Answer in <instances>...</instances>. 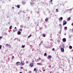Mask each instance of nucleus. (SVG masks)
<instances>
[{
    "instance_id": "nucleus-42",
    "label": "nucleus",
    "mask_w": 73,
    "mask_h": 73,
    "mask_svg": "<svg viewBox=\"0 0 73 73\" xmlns=\"http://www.w3.org/2000/svg\"><path fill=\"white\" fill-rule=\"evenodd\" d=\"M8 24H10L9 22H8Z\"/></svg>"
},
{
    "instance_id": "nucleus-6",
    "label": "nucleus",
    "mask_w": 73,
    "mask_h": 73,
    "mask_svg": "<svg viewBox=\"0 0 73 73\" xmlns=\"http://www.w3.org/2000/svg\"><path fill=\"white\" fill-rule=\"evenodd\" d=\"M62 41L64 42L66 41V38H64L62 40Z\"/></svg>"
},
{
    "instance_id": "nucleus-20",
    "label": "nucleus",
    "mask_w": 73,
    "mask_h": 73,
    "mask_svg": "<svg viewBox=\"0 0 73 73\" xmlns=\"http://www.w3.org/2000/svg\"><path fill=\"white\" fill-rule=\"evenodd\" d=\"M1 47H2V45H0V49H1Z\"/></svg>"
},
{
    "instance_id": "nucleus-1",
    "label": "nucleus",
    "mask_w": 73,
    "mask_h": 73,
    "mask_svg": "<svg viewBox=\"0 0 73 73\" xmlns=\"http://www.w3.org/2000/svg\"><path fill=\"white\" fill-rule=\"evenodd\" d=\"M21 64L22 66H23V65L25 64V63H24V62L22 60L21 61Z\"/></svg>"
},
{
    "instance_id": "nucleus-3",
    "label": "nucleus",
    "mask_w": 73,
    "mask_h": 73,
    "mask_svg": "<svg viewBox=\"0 0 73 73\" xmlns=\"http://www.w3.org/2000/svg\"><path fill=\"white\" fill-rule=\"evenodd\" d=\"M30 66L31 67H33V63L31 62L30 63Z\"/></svg>"
},
{
    "instance_id": "nucleus-7",
    "label": "nucleus",
    "mask_w": 73,
    "mask_h": 73,
    "mask_svg": "<svg viewBox=\"0 0 73 73\" xmlns=\"http://www.w3.org/2000/svg\"><path fill=\"white\" fill-rule=\"evenodd\" d=\"M46 36V34H42V36L43 37H45Z\"/></svg>"
},
{
    "instance_id": "nucleus-35",
    "label": "nucleus",
    "mask_w": 73,
    "mask_h": 73,
    "mask_svg": "<svg viewBox=\"0 0 73 73\" xmlns=\"http://www.w3.org/2000/svg\"><path fill=\"white\" fill-rule=\"evenodd\" d=\"M16 27H15V29H16Z\"/></svg>"
},
{
    "instance_id": "nucleus-9",
    "label": "nucleus",
    "mask_w": 73,
    "mask_h": 73,
    "mask_svg": "<svg viewBox=\"0 0 73 73\" xmlns=\"http://www.w3.org/2000/svg\"><path fill=\"white\" fill-rule=\"evenodd\" d=\"M70 20V17H69L67 19L68 21H69V20Z\"/></svg>"
},
{
    "instance_id": "nucleus-12",
    "label": "nucleus",
    "mask_w": 73,
    "mask_h": 73,
    "mask_svg": "<svg viewBox=\"0 0 73 73\" xmlns=\"http://www.w3.org/2000/svg\"><path fill=\"white\" fill-rule=\"evenodd\" d=\"M69 48L70 49H72V46H70L69 47Z\"/></svg>"
},
{
    "instance_id": "nucleus-29",
    "label": "nucleus",
    "mask_w": 73,
    "mask_h": 73,
    "mask_svg": "<svg viewBox=\"0 0 73 73\" xmlns=\"http://www.w3.org/2000/svg\"><path fill=\"white\" fill-rule=\"evenodd\" d=\"M64 28H65V29H67V27H65Z\"/></svg>"
},
{
    "instance_id": "nucleus-22",
    "label": "nucleus",
    "mask_w": 73,
    "mask_h": 73,
    "mask_svg": "<svg viewBox=\"0 0 73 73\" xmlns=\"http://www.w3.org/2000/svg\"><path fill=\"white\" fill-rule=\"evenodd\" d=\"M22 47H23V48H25V45H23L22 46Z\"/></svg>"
},
{
    "instance_id": "nucleus-27",
    "label": "nucleus",
    "mask_w": 73,
    "mask_h": 73,
    "mask_svg": "<svg viewBox=\"0 0 73 73\" xmlns=\"http://www.w3.org/2000/svg\"><path fill=\"white\" fill-rule=\"evenodd\" d=\"M36 68H35L34 69V71H36Z\"/></svg>"
},
{
    "instance_id": "nucleus-36",
    "label": "nucleus",
    "mask_w": 73,
    "mask_h": 73,
    "mask_svg": "<svg viewBox=\"0 0 73 73\" xmlns=\"http://www.w3.org/2000/svg\"><path fill=\"white\" fill-rule=\"evenodd\" d=\"M26 64H28V62H26Z\"/></svg>"
},
{
    "instance_id": "nucleus-11",
    "label": "nucleus",
    "mask_w": 73,
    "mask_h": 73,
    "mask_svg": "<svg viewBox=\"0 0 73 73\" xmlns=\"http://www.w3.org/2000/svg\"><path fill=\"white\" fill-rule=\"evenodd\" d=\"M63 18H62V17H60V19H59V20H60L61 21V20H62Z\"/></svg>"
},
{
    "instance_id": "nucleus-26",
    "label": "nucleus",
    "mask_w": 73,
    "mask_h": 73,
    "mask_svg": "<svg viewBox=\"0 0 73 73\" xmlns=\"http://www.w3.org/2000/svg\"><path fill=\"white\" fill-rule=\"evenodd\" d=\"M44 56H46V53H45L44 54Z\"/></svg>"
},
{
    "instance_id": "nucleus-39",
    "label": "nucleus",
    "mask_w": 73,
    "mask_h": 73,
    "mask_svg": "<svg viewBox=\"0 0 73 73\" xmlns=\"http://www.w3.org/2000/svg\"><path fill=\"white\" fill-rule=\"evenodd\" d=\"M30 46H32V45H31Z\"/></svg>"
},
{
    "instance_id": "nucleus-23",
    "label": "nucleus",
    "mask_w": 73,
    "mask_h": 73,
    "mask_svg": "<svg viewBox=\"0 0 73 73\" xmlns=\"http://www.w3.org/2000/svg\"><path fill=\"white\" fill-rule=\"evenodd\" d=\"M22 30H23V29H21L19 30V31H21V32L22 31Z\"/></svg>"
},
{
    "instance_id": "nucleus-5",
    "label": "nucleus",
    "mask_w": 73,
    "mask_h": 73,
    "mask_svg": "<svg viewBox=\"0 0 73 73\" xmlns=\"http://www.w3.org/2000/svg\"><path fill=\"white\" fill-rule=\"evenodd\" d=\"M19 64H20V62H17L16 63V65H17V66H18L19 65Z\"/></svg>"
},
{
    "instance_id": "nucleus-16",
    "label": "nucleus",
    "mask_w": 73,
    "mask_h": 73,
    "mask_svg": "<svg viewBox=\"0 0 73 73\" xmlns=\"http://www.w3.org/2000/svg\"><path fill=\"white\" fill-rule=\"evenodd\" d=\"M48 58H51V56H48Z\"/></svg>"
},
{
    "instance_id": "nucleus-13",
    "label": "nucleus",
    "mask_w": 73,
    "mask_h": 73,
    "mask_svg": "<svg viewBox=\"0 0 73 73\" xmlns=\"http://www.w3.org/2000/svg\"><path fill=\"white\" fill-rule=\"evenodd\" d=\"M8 47L9 48H11V45H9L8 46Z\"/></svg>"
},
{
    "instance_id": "nucleus-25",
    "label": "nucleus",
    "mask_w": 73,
    "mask_h": 73,
    "mask_svg": "<svg viewBox=\"0 0 73 73\" xmlns=\"http://www.w3.org/2000/svg\"><path fill=\"white\" fill-rule=\"evenodd\" d=\"M2 36H0V40H1V38H2Z\"/></svg>"
},
{
    "instance_id": "nucleus-21",
    "label": "nucleus",
    "mask_w": 73,
    "mask_h": 73,
    "mask_svg": "<svg viewBox=\"0 0 73 73\" xmlns=\"http://www.w3.org/2000/svg\"><path fill=\"white\" fill-rule=\"evenodd\" d=\"M37 64L39 65H41V64H40V63H37Z\"/></svg>"
},
{
    "instance_id": "nucleus-2",
    "label": "nucleus",
    "mask_w": 73,
    "mask_h": 73,
    "mask_svg": "<svg viewBox=\"0 0 73 73\" xmlns=\"http://www.w3.org/2000/svg\"><path fill=\"white\" fill-rule=\"evenodd\" d=\"M67 23V22L66 21H63V25H66Z\"/></svg>"
},
{
    "instance_id": "nucleus-17",
    "label": "nucleus",
    "mask_w": 73,
    "mask_h": 73,
    "mask_svg": "<svg viewBox=\"0 0 73 73\" xmlns=\"http://www.w3.org/2000/svg\"><path fill=\"white\" fill-rule=\"evenodd\" d=\"M20 27L21 28H23V25H21L20 26Z\"/></svg>"
},
{
    "instance_id": "nucleus-45",
    "label": "nucleus",
    "mask_w": 73,
    "mask_h": 73,
    "mask_svg": "<svg viewBox=\"0 0 73 73\" xmlns=\"http://www.w3.org/2000/svg\"><path fill=\"white\" fill-rule=\"evenodd\" d=\"M50 73H51V72H50Z\"/></svg>"
},
{
    "instance_id": "nucleus-24",
    "label": "nucleus",
    "mask_w": 73,
    "mask_h": 73,
    "mask_svg": "<svg viewBox=\"0 0 73 73\" xmlns=\"http://www.w3.org/2000/svg\"><path fill=\"white\" fill-rule=\"evenodd\" d=\"M16 30L15 29L14 30H13L14 32H16Z\"/></svg>"
},
{
    "instance_id": "nucleus-8",
    "label": "nucleus",
    "mask_w": 73,
    "mask_h": 73,
    "mask_svg": "<svg viewBox=\"0 0 73 73\" xmlns=\"http://www.w3.org/2000/svg\"><path fill=\"white\" fill-rule=\"evenodd\" d=\"M16 7H17L18 8H20V5H17V6H16Z\"/></svg>"
},
{
    "instance_id": "nucleus-33",
    "label": "nucleus",
    "mask_w": 73,
    "mask_h": 73,
    "mask_svg": "<svg viewBox=\"0 0 73 73\" xmlns=\"http://www.w3.org/2000/svg\"><path fill=\"white\" fill-rule=\"evenodd\" d=\"M50 1L51 2H52L53 1L52 0H51Z\"/></svg>"
},
{
    "instance_id": "nucleus-28",
    "label": "nucleus",
    "mask_w": 73,
    "mask_h": 73,
    "mask_svg": "<svg viewBox=\"0 0 73 73\" xmlns=\"http://www.w3.org/2000/svg\"><path fill=\"white\" fill-rule=\"evenodd\" d=\"M8 45V44H6V46H7Z\"/></svg>"
},
{
    "instance_id": "nucleus-31",
    "label": "nucleus",
    "mask_w": 73,
    "mask_h": 73,
    "mask_svg": "<svg viewBox=\"0 0 73 73\" xmlns=\"http://www.w3.org/2000/svg\"><path fill=\"white\" fill-rule=\"evenodd\" d=\"M52 50H54V48H52Z\"/></svg>"
},
{
    "instance_id": "nucleus-46",
    "label": "nucleus",
    "mask_w": 73,
    "mask_h": 73,
    "mask_svg": "<svg viewBox=\"0 0 73 73\" xmlns=\"http://www.w3.org/2000/svg\"><path fill=\"white\" fill-rule=\"evenodd\" d=\"M59 25L60 26V25Z\"/></svg>"
},
{
    "instance_id": "nucleus-15",
    "label": "nucleus",
    "mask_w": 73,
    "mask_h": 73,
    "mask_svg": "<svg viewBox=\"0 0 73 73\" xmlns=\"http://www.w3.org/2000/svg\"><path fill=\"white\" fill-rule=\"evenodd\" d=\"M14 56H12V57L11 58L12 59V60H13V59H14Z\"/></svg>"
},
{
    "instance_id": "nucleus-30",
    "label": "nucleus",
    "mask_w": 73,
    "mask_h": 73,
    "mask_svg": "<svg viewBox=\"0 0 73 73\" xmlns=\"http://www.w3.org/2000/svg\"><path fill=\"white\" fill-rule=\"evenodd\" d=\"M56 10L57 11H56V12H57V11H58V9H56Z\"/></svg>"
},
{
    "instance_id": "nucleus-14",
    "label": "nucleus",
    "mask_w": 73,
    "mask_h": 73,
    "mask_svg": "<svg viewBox=\"0 0 73 73\" xmlns=\"http://www.w3.org/2000/svg\"><path fill=\"white\" fill-rule=\"evenodd\" d=\"M48 20V18H47L45 19V21H47Z\"/></svg>"
},
{
    "instance_id": "nucleus-43",
    "label": "nucleus",
    "mask_w": 73,
    "mask_h": 73,
    "mask_svg": "<svg viewBox=\"0 0 73 73\" xmlns=\"http://www.w3.org/2000/svg\"><path fill=\"white\" fill-rule=\"evenodd\" d=\"M60 27H61V25H60Z\"/></svg>"
},
{
    "instance_id": "nucleus-37",
    "label": "nucleus",
    "mask_w": 73,
    "mask_h": 73,
    "mask_svg": "<svg viewBox=\"0 0 73 73\" xmlns=\"http://www.w3.org/2000/svg\"><path fill=\"white\" fill-rule=\"evenodd\" d=\"M21 69H23V67H21Z\"/></svg>"
},
{
    "instance_id": "nucleus-4",
    "label": "nucleus",
    "mask_w": 73,
    "mask_h": 73,
    "mask_svg": "<svg viewBox=\"0 0 73 73\" xmlns=\"http://www.w3.org/2000/svg\"><path fill=\"white\" fill-rule=\"evenodd\" d=\"M60 49L62 52H64V49L63 48H61Z\"/></svg>"
},
{
    "instance_id": "nucleus-38",
    "label": "nucleus",
    "mask_w": 73,
    "mask_h": 73,
    "mask_svg": "<svg viewBox=\"0 0 73 73\" xmlns=\"http://www.w3.org/2000/svg\"><path fill=\"white\" fill-rule=\"evenodd\" d=\"M45 70H43V72H45Z\"/></svg>"
},
{
    "instance_id": "nucleus-32",
    "label": "nucleus",
    "mask_w": 73,
    "mask_h": 73,
    "mask_svg": "<svg viewBox=\"0 0 73 73\" xmlns=\"http://www.w3.org/2000/svg\"><path fill=\"white\" fill-rule=\"evenodd\" d=\"M31 73V71H29V73Z\"/></svg>"
},
{
    "instance_id": "nucleus-18",
    "label": "nucleus",
    "mask_w": 73,
    "mask_h": 73,
    "mask_svg": "<svg viewBox=\"0 0 73 73\" xmlns=\"http://www.w3.org/2000/svg\"><path fill=\"white\" fill-rule=\"evenodd\" d=\"M11 27H12V26H11V27H9V29H12Z\"/></svg>"
},
{
    "instance_id": "nucleus-41",
    "label": "nucleus",
    "mask_w": 73,
    "mask_h": 73,
    "mask_svg": "<svg viewBox=\"0 0 73 73\" xmlns=\"http://www.w3.org/2000/svg\"><path fill=\"white\" fill-rule=\"evenodd\" d=\"M39 60H40V58H39Z\"/></svg>"
},
{
    "instance_id": "nucleus-34",
    "label": "nucleus",
    "mask_w": 73,
    "mask_h": 73,
    "mask_svg": "<svg viewBox=\"0 0 73 73\" xmlns=\"http://www.w3.org/2000/svg\"><path fill=\"white\" fill-rule=\"evenodd\" d=\"M72 26H73V23H72Z\"/></svg>"
},
{
    "instance_id": "nucleus-40",
    "label": "nucleus",
    "mask_w": 73,
    "mask_h": 73,
    "mask_svg": "<svg viewBox=\"0 0 73 73\" xmlns=\"http://www.w3.org/2000/svg\"><path fill=\"white\" fill-rule=\"evenodd\" d=\"M22 73V72H20V73Z\"/></svg>"
},
{
    "instance_id": "nucleus-10",
    "label": "nucleus",
    "mask_w": 73,
    "mask_h": 73,
    "mask_svg": "<svg viewBox=\"0 0 73 73\" xmlns=\"http://www.w3.org/2000/svg\"><path fill=\"white\" fill-rule=\"evenodd\" d=\"M19 35H20V33H21V32L20 31H19L17 33Z\"/></svg>"
},
{
    "instance_id": "nucleus-44",
    "label": "nucleus",
    "mask_w": 73,
    "mask_h": 73,
    "mask_svg": "<svg viewBox=\"0 0 73 73\" xmlns=\"http://www.w3.org/2000/svg\"><path fill=\"white\" fill-rule=\"evenodd\" d=\"M12 8H14V7H12Z\"/></svg>"
},
{
    "instance_id": "nucleus-19",
    "label": "nucleus",
    "mask_w": 73,
    "mask_h": 73,
    "mask_svg": "<svg viewBox=\"0 0 73 73\" xmlns=\"http://www.w3.org/2000/svg\"><path fill=\"white\" fill-rule=\"evenodd\" d=\"M32 36V35H30V36H29L28 37V38H29V37H31Z\"/></svg>"
}]
</instances>
